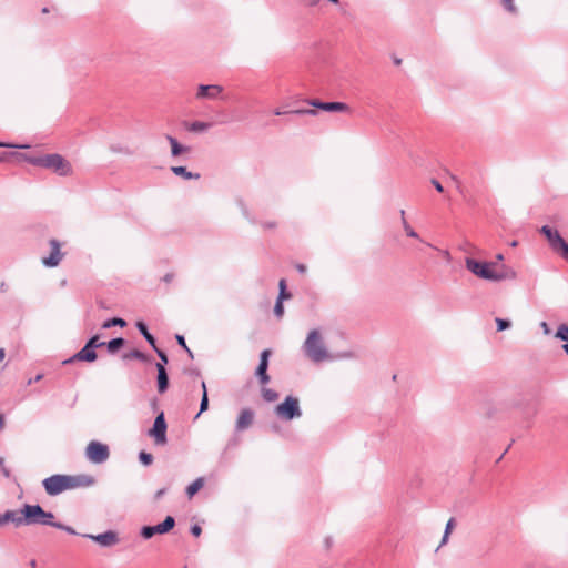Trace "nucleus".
Instances as JSON below:
<instances>
[{"instance_id":"f257e3e1","label":"nucleus","mask_w":568,"mask_h":568,"mask_svg":"<svg viewBox=\"0 0 568 568\" xmlns=\"http://www.w3.org/2000/svg\"><path fill=\"white\" fill-rule=\"evenodd\" d=\"M465 265L468 271L479 278L500 282L505 280H515L517 273L510 266L505 264L500 265L498 270H494L497 266L496 262H481L471 257L465 260Z\"/></svg>"},{"instance_id":"f03ea898","label":"nucleus","mask_w":568,"mask_h":568,"mask_svg":"<svg viewBox=\"0 0 568 568\" xmlns=\"http://www.w3.org/2000/svg\"><path fill=\"white\" fill-rule=\"evenodd\" d=\"M19 160L28 162L34 166L49 169L60 176L72 174V165L62 155L58 153L33 155L28 153H12Z\"/></svg>"},{"instance_id":"7ed1b4c3","label":"nucleus","mask_w":568,"mask_h":568,"mask_svg":"<svg viewBox=\"0 0 568 568\" xmlns=\"http://www.w3.org/2000/svg\"><path fill=\"white\" fill-rule=\"evenodd\" d=\"M304 351L305 354L315 363L353 357L352 352L343 353L342 355H331L324 345L318 329H312L308 333L306 341L304 342Z\"/></svg>"},{"instance_id":"20e7f679","label":"nucleus","mask_w":568,"mask_h":568,"mask_svg":"<svg viewBox=\"0 0 568 568\" xmlns=\"http://www.w3.org/2000/svg\"><path fill=\"white\" fill-rule=\"evenodd\" d=\"M275 413L285 420H292L302 416L298 399L294 396L285 397V399L276 406Z\"/></svg>"},{"instance_id":"39448f33","label":"nucleus","mask_w":568,"mask_h":568,"mask_svg":"<svg viewBox=\"0 0 568 568\" xmlns=\"http://www.w3.org/2000/svg\"><path fill=\"white\" fill-rule=\"evenodd\" d=\"M69 475H52L42 481L43 488L49 496H57L70 489Z\"/></svg>"},{"instance_id":"423d86ee","label":"nucleus","mask_w":568,"mask_h":568,"mask_svg":"<svg viewBox=\"0 0 568 568\" xmlns=\"http://www.w3.org/2000/svg\"><path fill=\"white\" fill-rule=\"evenodd\" d=\"M110 456L109 446L97 440H92L85 448V457L93 464H102Z\"/></svg>"},{"instance_id":"0eeeda50","label":"nucleus","mask_w":568,"mask_h":568,"mask_svg":"<svg viewBox=\"0 0 568 568\" xmlns=\"http://www.w3.org/2000/svg\"><path fill=\"white\" fill-rule=\"evenodd\" d=\"M540 233L546 236L551 248L560 252L562 257L568 253V243L562 239L557 230H554L548 225H544L540 229Z\"/></svg>"},{"instance_id":"6e6552de","label":"nucleus","mask_w":568,"mask_h":568,"mask_svg":"<svg viewBox=\"0 0 568 568\" xmlns=\"http://www.w3.org/2000/svg\"><path fill=\"white\" fill-rule=\"evenodd\" d=\"M175 526V519L172 516H166L165 519L154 526H143L140 530V535L144 539H150L154 535H163L168 534L170 530H172Z\"/></svg>"},{"instance_id":"1a4fd4ad","label":"nucleus","mask_w":568,"mask_h":568,"mask_svg":"<svg viewBox=\"0 0 568 568\" xmlns=\"http://www.w3.org/2000/svg\"><path fill=\"white\" fill-rule=\"evenodd\" d=\"M166 429L164 413L161 412L154 419L153 427L149 430V436L153 437L155 443L163 445L166 443Z\"/></svg>"},{"instance_id":"9d476101","label":"nucleus","mask_w":568,"mask_h":568,"mask_svg":"<svg viewBox=\"0 0 568 568\" xmlns=\"http://www.w3.org/2000/svg\"><path fill=\"white\" fill-rule=\"evenodd\" d=\"M44 509L40 505L26 504L20 509V514L23 515L24 525H39L43 521Z\"/></svg>"},{"instance_id":"9b49d317","label":"nucleus","mask_w":568,"mask_h":568,"mask_svg":"<svg viewBox=\"0 0 568 568\" xmlns=\"http://www.w3.org/2000/svg\"><path fill=\"white\" fill-rule=\"evenodd\" d=\"M82 537L91 539L99 544L101 547H112L119 544L120 538L119 534L114 530H106L102 534L92 535V534H83Z\"/></svg>"},{"instance_id":"f8f14e48","label":"nucleus","mask_w":568,"mask_h":568,"mask_svg":"<svg viewBox=\"0 0 568 568\" xmlns=\"http://www.w3.org/2000/svg\"><path fill=\"white\" fill-rule=\"evenodd\" d=\"M272 355L271 349L262 351L260 355V363L255 369V376L262 385H266L270 382V375L267 374L268 359Z\"/></svg>"},{"instance_id":"ddd939ff","label":"nucleus","mask_w":568,"mask_h":568,"mask_svg":"<svg viewBox=\"0 0 568 568\" xmlns=\"http://www.w3.org/2000/svg\"><path fill=\"white\" fill-rule=\"evenodd\" d=\"M51 253L48 257L42 258V263L47 267H55L59 265L63 257V253L61 252V244L58 240L51 239L50 242Z\"/></svg>"},{"instance_id":"4468645a","label":"nucleus","mask_w":568,"mask_h":568,"mask_svg":"<svg viewBox=\"0 0 568 568\" xmlns=\"http://www.w3.org/2000/svg\"><path fill=\"white\" fill-rule=\"evenodd\" d=\"M307 103L314 108L326 112H347L349 106L344 102H323L317 99L307 100Z\"/></svg>"},{"instance_id":"2eb2a0df","label":"nucleus","mask_w":568,"mask_h":568,"mask_svg":"<svg viewBox=\"0 0 568 568\" xmlns=\"http://www.w3.org/2000/svg\"><path fill=\"white\" fill-rule=\"evenodd\" d=\"M98 358V354L93 348H90L87 344L77 352L73 356L62 362L63 365L71 364L73 362H88L92 363Z\"/></svg>"},{"instance_id":"dca6fc26","label":"nucleus","mask_w":568,"mask_h":568,"mask_svg":"<svg viewBox=\"0 0 568 568\" xmlns=\"http://www.w3.org/2000/svg\"><path fill=\"white\" fill-rule=\"evenodd\" d=\"M223 92V87L219 84H200L195 98L199 100L210 99L214 100Z\"/></svg>"},{"instance_id":"f3484780","label":"nucleus","mask_w":568,"mask_h":568,"mask_svg":"<svg viewBox=\"0 0 568 568\" xmlns=\"http://www.w3.org/2000/svg\"><path fill=\"white\" fill-rule=\"evenodd\" d=\"M254 422V412L251 408H243L236 419V432H243L252 426Z\"/></svg>"},{"instance_id":"a211bd4d","label":"nucleus","mask_w":568,"mask_h":568,"mask_svg":"<svg viewBox=\"0 0 568 568\" xmlns=\"http://www.w3.org/2000/svg\"><path fill=\"white\" fill-rule=\"evenodd\" d=\"M70 489L79 488V487H90L93 486L95 479L90 475H69Z\"/></svg>"},{"instance_id":"6ab92c4d","label":"nucleus","mask_w":568,"mask_h":568,"mask_svg":"<svg viewBox=\"0 0 568 568\" xmlns=\"http://www.w3.org/2000/svg\"><path fill=\"white\" fill-rule=\"evenodd\" d=\"M155 367L158 371V376H156L158 392L160 394H163L169 388V375H168V372L162 363H156Z\"/></svg>"},{"instance_id":"aec40b11","label":"nucleus","mask_w":568,"mask_h":568,"mask_svg":"<svg viewBox=\"0 0 568 568\" xmlns=\"http://www.w3.org/2000/svg\"><path fill=\"white\" fill-rule=\"evenodd\" d=\"M7 523H12L17 527L24 525L23 515L20 514V510H7L0 515V527Z\"/></svg>"},{"instance_id":"412c9836","label":"nucleus","mask_w":568,"mask_h":568,"mask_svg":"<svg viewBox=\"0 0 568 568\" xmlns=\"http://www.w3.org/2000/svg\"><path fill=\"white\" fill-rule=\"evenodd\" d=\"M165 139L168 140V142L171 145V155L172 156L175 158V156L181 155L184 152L190 151L189 146L182 145L174 136L166 134Z\"/></svg>"},{"instance_id":"4be33fe9","label":"nucleus","mask_w":568,"mask_h":568,"mask_svg":"<svg viewBox=\"0 0 568 568\" xmlns=\"http://www.w3.org/2000/svg\"><path fill=\"white\" fill-rule=\"evenodd\" d=\"M212 126V123L194 121V122H184V128L189 132L201 133L207 131Z\"/></svg>"},{"instance_id":"5701e85b","label":"nucleus","mask_w":568,"mask_h":568,"mask_svg":"<svg viewBox=\"0 0 568 568\" xmlns=\"http://www.w3.org/2000/svg\"><path fill=\"white\" fill-rule=\"evenodd\" d=\"M136 328L152 348H155L156 342L154 336L149 332L146 324L142 321L136 322Z\"/></svg>"},{"instance_id":"b1692460","label":"nucleus","mask_w":568,"mask_h":568,"mask_svg":"<svg viewBox=\"0 0 568 568\" xmlns=\"http://www.w3.org/2000/svg\"><path fill=\"white\" fill-rule=\"evenodd\" d=\"M555 337L560 339V341H564L566 342L564 345H562V351L566 353V355L568 356V325L566 324H560L557 328V332L555 334Z\"/></svg>"},{"instance_id":"393cba45","label":"nucleus","mask_w":568,"mask_h":568,"mask_svg":"<svg viewBox=\"0 0 568 568\" xmlns=\"http://www.w3.org/2000/svg\"><path fill=\"white\" fill-rule=\"evenodd\" d=\"M171 171L175 175L182 176L186 180H192V179L199 180L201 178L200 173L190 172V171H187V169L185 166H172Z\"/></svg>"},{"instance_id":"a878e982","label":"nucleus","mask_w":568,"mask_h":568,"mask_svg":"<svg viewBox=\"0 0 568 568\" xmlns=\"http://www.w3.org/2000/svg\"><path fill=\"white\" fill-rule=\"evenodd\" d=\"M125 344V339L123 337H116L109 342H105V347L110 354H115L120 348H122Z\"/></svg>"},{"instance_id":"bb28decb","label":"nucleus","mask_w":568,"mask_h":568,"mask_svg":"<svg viewBox=\"0 0 568 568\" xmlns=\"http://www.w3.org/2000/svg\"><path fill=\"white\" fill-rule=\"evenodd\" d=\"M203 486H204V479L202 477L196 478L185 489L187 497L192 498Z\"/></svg>"},{"instance_id":"cd10ccee","label":"nucleus","mask_w":568,"mask_h":568,"mask_svg":"<svg viewBox=\"0 0 568 568\" xmlns=\"http://www.w3.org/2000/svg\"><path fill=\"white\" fill-rule=\"evenodd\" d=\"M201 387H202V398H201V403H200V412L197 413L195 418H197L202 413H204L209 409V396H207L206 384L204 381H202Z\"/></svg>"},{"instance_id":"c85d7f7f","label":"nucleus","mask_w":568,"mask_h":568,"mask_svg":"<svg viewBox=\"0 0 568 568\" xmlns=\"http://www.w3.org/2000/svg\"><path fill=\"white\" fill-rule=\"evenodd\" d=\"M130 358H134V359H138L141 362L149 361V356L139 349H132L131 352L123 354V359H130Z\"/></svg>"},{"instance_id":"c756f323","label":"nucleus","mask_w":568,"mask_h":568,"mask_svg":"<svg viewBox=\"0 0 568 568\" xmlns=\"http://www.w3.org/2000/svg\"><path fill=\"white\" fill-rule=\"evenodd\" d=\"M290 114H298V115H304V114H307V115H316V111L314 109H297V110H292V111H288ZM274 114L275 115H283V114H287V112H283L281 110H275L274 111Z\"/></svg>"},{"instance_id":"7c9ffc66","label":"nucleus","mask_w":568,"mask_h":568,"mask_svg":"<svg viewBox=\"0 0 568 568\" xmlns=\"http://www.w3.org/2000/svg\"><path fill=\"white\" fill-rule=\"evenodd\" d=\"M113 326L124 327V326H126V322L121 317H112V318L106 320L102 324V328H104V329L111 328Z\"/></svg>"},{"instance_id":"2f4dec72","label":"nucleus","mask_w":568,"mask_h":568,"mask_svg":"<svg viewBox=\"0 0 568 568\" xmlns=\"http://www.w3.org/2000/svg\"><path fill=\"white\" fill-rule=\"evenodd\" d=\"M262 397L264 400L272 403L278 398V394L274 389L263 387L262 388Z\"/></svg>"},{"instance_id":"473e14b6","label":"nucleus","mask_w":568,"mask_h":568,"mask_svg":"<svg viewBox=\"0 0 568 568\" xmlns=\"http://www.w3.org/2000/svg\"><path fill=\"white\" fill-rule=\"evenodd\" d=\"M455 527V518H450L447 524H446V527H445V531H444V535H443V538H442V541H440V546L445 545L448 540V537L453 530V528Z\"/></svg>"},{"instance_id":"72a5a7b5","label":"nucleus","mask_w":568,"mask_h":568,"mask_svg":"<svg viewBox=\"0 0 568 568\" xmlns=\"http://www.w3.org/2000/svg\"><path fill=\"white\" fill-rule=\"evenodd\" d=\"M42 520L43 521L39 523V525L55 527V525L58 523V521H54V514L51 511H45V510L43 513Z\"/></svg>"},{"instance_id":"f704fd0d","label":"nucleus","mask_w":568,"mask_h":568,"mask_svg":"<svg viewBox=\"0 0 568 568\" xmlns=\"http://www.w3.org/2000/svg\"><path fill=\"white\" fill-rule=\"evenodd\" d=\"M85 344L95 351L97 348L104 346L105 342H101L99 335H93Z\"/></svg>"},{"instance_id":"c9c22d12","label":"nucleus","mask_w":568,"mask_h":568,"mask_svg":"<svg viewBox=\"0 0 568 568\" xmlns=\"http://www.w3.org/2000/svg\"><path fill=\"white\" fill-rule=\"evenodd\" d=\"M139 460L144 466H150L153 463V456L144 450L139 453Z\"/></svg>"},{"instance_id":"e433bc0d","label":"nucleus","mask_w":568,"mask_h":568,"mask_svg":"<svg viewBox=\"0 0 568 568\" xmlns=\"http://www.w3.org/2000/svg\"><path fill=\"white\" fill-rule=\"evenodd\" d=\"M495 322H496L497 331L498 332L505 331V329H507V328H509L511 326V322L509 320L497 317L495 320Z\"/></svg>"},{"instance_id":"4c0bfd02","label":"nucleus","mask_w":568,"mask_h":568,"mask_svg":"<svg viewBox=\"0 0 568 568\" xmlns=\"http://www.w3.org/2000/svg\"><path fill=\"white\" fill-rule=\"evenodd\" d=\"M175 338H176L178 344H179V345H180V346H181V347H182V348L187 353L189 357H190V358H193V357H194V356H193V353H192V351L187 347V345H186V343H185V338H184V336H183V335H179V334H178V335L175 336Z\"/></svg>"},{"instance_id":"58836bf2","label":"nucleus","mask_w":568,"mask_h":568,"mask_svg":"<svg viewBox=\"0 0 568 568\" xmlns=\"http://www.w3.org/2000/svg\"><path fill=\"white\" fill-rule=\"evenodd\" d=\"M403 227H404L407 236L413 237V239H419L418 233L414 231V229L408 224L407 220H404Z\"/></svg>"},{"instance_id":"ea45409f","label":"nucleus","mask_w":568,"mask_h":568,"mask_svg":"<svg viewBox=\"0 0 568 568\" xmlns=\"http://www.w3.org/2000/svg\"><path fill=\"white\" fill-rule=\"evenodd\" d=\"M156 353V355L159 356L160 358V362L159 363H162L163 366L165 367V365L169 363V358H168V355L165 354L164 351L158 348V346L155 345V348H153Z\"/></svg>"},{"instance_id":"a19ab883","label":"nucleus","mask_w":568,"mask_h":568,"mask_svg":"<svg viewBox=\"0 0 568 568\" xmlns=\"http://www.w3.org/2000/svg\"><path fill=\"white\" fill-rule=\"evenodd\" d=\"M57 529L64 530L65 532L70 535H79L71 526L64 525L62 523H57L55 527Z\"/></svg>"},{"instance_id":"79ce46f5","label":"nucleus","mask_w":568,"mask_h":568,"mask_svg":"<svg viewBox=\"0 0 568 568\" xmlns=\"http://www.w3.org/2000/svg\"><path fill=\"white\" fill-rule=\"evenodd\" d=\"M503 7L510 13H517V8L514 4V0H503Z\"/></svg>"},{"instance_id":"37998d69","label":"nucleus","mask_w":568,"mask_h":568,"mask_svg":"<svg viewBox=\"0 0 568 568\" xmlns=\"http://www.w3.org/2000/svg\"><path fill=\"white\" fill-rule=\"evenodd\" d=\"M274 313L277 317H282L283 314H284V306H283V302L282 301H277L276 300V303H275V306H274Z\"/></svg>"},{"instance_id":"c03bdc74","label":"nucleus","mask_w":568,"mask_h":568,"mask_svg":"<svg viewBox=\"0 0 568 568\" xmlns=\"http://www.w3.org/2000/svg\"><path fill=\"white\" fill-rule=\"evenodd\" d=\"M190 531L194 537H199L202 532V528L197 524H195V525L191 526Z\"/></svg>"},{"instance_id":"a18cd8bd","label":"nucleus","mask_w":568,"mask_h":568,"mask_svg":"<svg viewBox=\"0 0 568 568\" xmlns=\"http://www.w3.org/2000/svg\"><path fill=\"white\" fill-rule=\"evenodd\" d=\"M291 296L292 295H291L290 292H287V290H284V292L280 291L278 292V296H277V301H282L283 302L284 300H288Z\"/></svg>"},{"instance_id":"49530a36","label":"nucleus","mask_w":568,"mask_h":568,"mask_svg":"<svg viewBox=\"0 0 568 568\" xmlns=\"http://www.w3.org/2000/svg\"><path fill=\"white\" fill-rule=\"evenodd\" d=\"M430 182H432V184L434 185V187H435L438 192H440V193H442V192H444V187H443L442 183H440L438 180H436V179H432V181H430Z\"/></svg>"},{"instance_id":"de8ad7c7","label":"nucleus","mask_w":568,"mask_h":568,"mask_svg":"<svg viewBox=\"0 0 568 568\" xmlns=\"http://www.w3.org/2000/svg\"><path fill=\"white\" fill-rule=\"evenodd\" d=\"M42 378H43V374H38V375H36L33 378H30V379L28 381V383H27V384H28V385H31V384H33V383H38V382H40Z\"/></svg>"},{"instance_id":"09e8293b","label":"nucleus","mask_w":568,"mask_h":568,"mask_svg":"<svg viewBox=\"0 0 568 568\" xmlns=\"http://www.w3.org/2000/svg\"><path fill=\"white\" fill-rule=\"evenodd\" d=\"M174 278V274L173 273H166L164 276H163V281L165 283H171Z\"/></svg>"},{"instance_id":"8fccbe9b","label":"nucleus","mask_w":568,"mask_h":568,"mask_svg":"<svg viewBox=\"0 0 568 568\" xmlns=\"http://www.w3.org/2000/svg\"><path fill=\"white\" fill-rule=\"evenodd\" d=\"M0 469H1V473L4 477L9 478L10 477V470L4 466V464L2 466H0Z\"/></svg>"},{"instance_id":"3c124183","label":"nucleus","mask_w":568,"mask_h":568,"mask_svg":"<svg viewBox=\"0 0 568 568\" xmlns=\"http://www.w3.org/2000/svg\"><path fill=\"white\" fill-rule=\"evenodd\" d=\"M278 288L280 291H283L284 290H287V286H286V280L285 278H281L280 282H278Z\"/></svg>"},{"instance_id":"603ef678","label":"nucleus","mask_w":568,"mask_h":568,"mask_svg":"<svg viewBox=\"0 0 568 568\" xmlns=\"http://www.w3.org/2000/svg\"><path fill=\"white\" fill-rule=\"evenodd\" d=\"M295 267H296L297 272H300L301 274H304L306 272V265H304V264L298 263V264H296Z\"/></svg>"},{"instance_id":"864d4df0","label":"nucleus","mask_w":568,"mask_h":568,"mask_svg":"<svg viewBox=\"0 0 568 568\" xmlns=\"http://www.w3.org/2000/svg\"><path fill=\"white\" fill-rule=\"evenodd\" d=\"M503 260H504V255H503L501 253H499V254H497V255H496V261H495V262L497 263V266H495V267H494V270H498V268L500 267V266L498 265V263H499L500 261H503Z\"/></svg>"},{"instance_id":"5fc2aeb1","label":"nucleus","mask_w":568,"mask_h":568,"mask_svg":"<svg viewBox=\"0 0 568 568\" xmlns=\"http://www.w3.org/2000/svg\"><path fill=\"white\" fill-rule=\"evenodd\" d=\"M165 493H166L165 488H162V489L158 490L156 494H155V498L160 499L162 496H164Z\"/></svg>"},{"instance_id":"6e6d98bb","label":"nucleus","mask_w":568,"mask_h":568,"mask_svg":"<svg viewBox=\"0 0 568 568\" xmlns=\"http://www.w3.org/2000/svg\"><path fill=\"white\" fill-rule=\"evenodd\" d=\"M541 327H542L545 334H549L550 333V328H549V326H548V324L546 322L541 323Z\"/></svg>"},{"instance_id":"4d7b16f0","label":"nucleus","mask_w":568,"mask_h":568,"mask_svg":"<svg viewBox=\"0 0 568 568\" xmlns=\"http://www.w3.org/2000/svg\"><path fill=\"white\" fill-rule=\"evenodd\" d=\"M333 540L331 537L325 538V547L329 549L332 547Z\"/></svg>"},{"instance_id":"13d9d810","label":"nucleus","mask_w":568,"mask_h":568,"mask_svg":"<svg viewBox=\"0 0 568 568\" xmlns=\"http://www.w3.org/2000/svg\"><path fill=\"white\" fill-rule=\"evenodd\" d=\"M37 565H38V564H37V560H36V559H31V560L29 561V566H30L31 568H37Z\"/></svg>"},{"instance_id":"bf43d9fd","label":"nucleus","mask_w":568,"mask_h":568,"mask_svg":"<svg viewBox=\"0 0 568 568\" xmlns=\"http://www.w3.org/2000/svg\"><path fill=\"white\" fill-rule=\"evenodd\" d=\"M9 155H13L12 153H3L0 155V162L4 161Z\"/></svg>"},{"instance_id":"052dcab7","label":"nucleus","mask_w":568,"mask_h":568,"mask_svg":"<svg viewBox=\"0 0 568 568\" xmlns=\"http://www.w3.org/2000/svg\"><path fill=\"white\" fill-rule=\"evenodd\" d=\"M14 145L12 144H8V143H4V142H0V148H13Z\"/></svg>"},{"instance_id":"680f3d73","label":"nucleus","mask_w":568,"mask_h":568,"mask_svg":"<svg viewBox=\"0 0 568 568\" xmlns=\"http://www.w3.org/2000/svg\"><path fill=\"white\" fill-rule=\"evenodd\" d=\"M399 214H400V219H402V224H404V220H406V217H405V211H404V210H400Z\"/></svg>"},{"instance_id":"e2e57ef3","label":"nucleus","mask_w":568,"mask_h":568,"mask_svg":"<svg viewBox=\"0 0 568 568\" xmlns=\"http://www.w3.org/2000/svg\"><path fill=\"white\" fill-rule=\"evenodd\" d=\"M4 356H6L4 349L0 348V362L3 361Z\"/></svg>"},{"instance_id":"0e129e2a","label":"nucleus","mask_w":568,"mask_h":568,"mask_svg":"<svg viewBox=\"0 0 568 568\" xmlns=\"http://www.w3.org/2000/svg\"><path fill=\"white\" fill-rule=\"evenodd\" d=\"M4 426V419H3V416L0 414V430L3 428Z\"/></svg>"},{"instance_id":"69168bd1","label":"nucleus","mask_w":568,"mask_h":568,"mask_svg":"<svg viewBox=\"0 0 568 568\" xmlns=\"http://www.w3.org/2000/svg\"><path fill=\"white\" fill-rule=\"evenodd\" d=\"M394 62H395V64H397V65H398V64H400V63H402V60H400V59H395V60H394Z\"/></svg>"},{"instance_id":"338daca9","label":"nucleus","mask_w":568,"mask_h":568,"mask_svg":"<svg viewBox=\"0 0 568 568\" xmlns=\"http://www.w3.org/2000/svg\"><path fill=\"white\" fill-rule=\"evenodd\" d=\"M265 226H267V227H274V226H275V224H274V223H270V224H266Z\"/></svg>"},{"instance_id":"774afa93","label":"nucleus","mask_w":568,"mask_h":568,"mask_svg":"<svg viewBox=\"0 0 568 568\" xmlns=\"http://www.w3.org/2000/svg\"><path fill=\"white\" fill-rule=\"evenodd\" d=\"M564 258L568 261V253L564 255Z\"/></svg>"}]
</instances>
